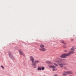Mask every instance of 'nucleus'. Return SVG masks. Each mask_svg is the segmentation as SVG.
<instances>
[{
	"label": "nucleus",
	"instance_id": "nucleus-1",
	"mask_svg": "<svg viewBox=\"0 0 76 76\" xmlns=\"http://www.w3.org/2000/svg\"><path fill=\"white\" fill-rule=\"evenodd\" d=\"M73 53H75L74 51H71L68 53H65L61 55L60 56V57L61 58H66V56H70V55L72 54H73Z\"/></svg>",
	"mask_w": 76,
	"mask_h": 76
},
{
	"label": "nucleus",
	"instance_id": "nucleus-2",
	"mask_svg": "<svg viewBox=\"0 0 76 76\" xmlns=\"http://www.w3.org/2000/svg\"><path fill=\"white\" fill-rule=\"evenodd\" d=\"M58 64L61 67H63L64 65H67V63L63 62L62 61H60Z\"/></svg>",
	"mask_w": 76,
	"mask_h": 76
},
{
	"label": "nucleus",
	"instance_id": "nucleus-3",
	"mask_svg": "<svg viewBox=\"0 0 76 76\" xmlns=\"http://www.w3.org/2000/svg\"><path fill=\"white\" fill-rule=\"evenodd\" d=\"M40 47L41 48L39 49L40 51H46V49L44 48L45 46L44 45L42 44L40 45Z\"/></svg>",
	"mask_w": 76,
	"mask_h": 76
},
{
	"label": "nucleus",
	"instance_id": "nucleus-4",
	"mask_svg": "<svg viewBox=\"0 0 76 76\" xmlns=\"http://www.w3.org/2000/svg\"><path fill=\"white\" fill-rule=\"evenodd\" d=\"M61 58H57L56 59H54L53 60V61L54 62H55V63H59L60 61H59L60 60H61Z\"/></svg>",
	"mask_w": 76,
	"mask_h": 76
},
{
	"label": "nucleus",
	"instance_id": "nucleus-5",
	"mask_svg": "<svg viewBox=\"0 0 76 76\" xmlns=\"http://www.w3.org/2000/svg\"><path fill=\"white\" fill-rule=\"evenodd\" d=\"M49 67H50V68H52L53 69V71H56V70H57V68H56V66H49Z\"/></svg>",
	"mask_w": 76,
	"mask_h": 76
},
{
	"label": "nucleus",
	"instance_id": "nucleus-6",
	"mask_svg": "<svg viewBox=\"0 0 76 76\" xmlns=\"http://www.w3.org/2000/svg\"><path fill=\"white\" fill-rule=\"evenodd\" d=\"M38 63H39V61H35L34 62H33V63L32 64V66H36V64Z\"/></svg>",
	"mask_w": 76,
	"mask_h": 76
},
{
	"label": "nucleus",
	"instance_id": "nucleus-7",
	"mask_svg": "<svg viewBox=\"0 0 76 76\" xmlns=\"http://www.w3.org/2000/svg\"><path fill=\"white\" fill-rule=\"evenodd\" d=\"M30 59L32 61V64H34V58L32 56H30Z\"/></svg>",
	"mask_w": 76,
	"mask_h": 76
},
{
	"label": "nucleus",
	"instance_id": "nucleus-8",
	"mask_svg": "<svg viewBox=\"0 0 76 76\" xmlns=\"http://www.w3.org/2000/svg\"><path fill=\"white\" fill-rule=\"evenodd\" d=\"M65 73H66V74H68V75H71L73 73V72L70 71H66Z\"/></svg>",
	"mask_w": 76,
	"mask_h": 76
},
{
	"label": "nucleus",
	"instance_id": "nucleus-9",
	"mask_svg": "<svg viewBox=\"0 0 76 76\" xmlns=\"http://www.w3.org/2000/svg\"><path fill=\"white\" fill-rule=\"evenodd\" d=\"M63 76H67V73L66 72V71L64 72V73L62 74Z\"/></svg>",
	"mask_w": 76,
	"mask_h": 76
},
{
	"label": "nucleus",
	"instance_id": "nucleus-10",
	"mask_svg": "<svg viewBox=\"0 0 76 76\" xmlns=\"http://www.w3.org/2000/svg\"><path fill=\"white\" fill-rule=\"evenodd\" d=\"M47 63H48V64H53V62L50 61H48L47 62Z\"/></svg>",
	"mask_w": 76,
	"mask_h": 76
},
{
	"label": "nucleus",
	"instance_id": "nucleus-11",
	"mask_svg": "<svg viewBox=\"0 0 76 76\" xmlns=\"http://www.w3.org/2000/svg\"><path fill=\"white\" fill-rule=\"evenodd\" d=\"M19 53L21 55H23V53L21 51H19Z\"/></svg>",
	"mask_w": 76,
	"mask_h": 76
},
{
	"label": "nucleus",
	"instance_id": "nucleus-12",
	"mask_svg": "<svg viewBox=\"0 0 76 76\" xmlns=\"http://www.w3.org/2000/svg\"><path fill=\"white\" fill-rule=\"evenodd\" d=\"M61 42L63 44H66V43H64V41L63 40L61 41Z\"/></svg>",
	"mask_w": 76,
	"mask_h": 76
},
{
	"label": "nucleus",
	"instance_id": "nucleus-13",
	"mask_svg": "<svg viewBox=\"0 0 76 76\" xmlns=\"http://www.w3.org/2000/svg\"><path fill=\"white\" fill-rule=\"evenodd\" d=\"M38 70H41V68L39 67L37 68Z\"/></svg>",
	"mask_w": 76,
	"mask_h": 76
},
{
	"label": "nucleus",
	"instance_id": "nucleus-14",
	"mask_svg": "<svg viewBox=\"0 0 76 76\" xmlns=\"http://www.w3.org/2000/svg\"><path fill=\"white\" fill-rule=\"evenodd\" d=\"M41 70H44V67L43 66L41 68Z\"/></svg>",
	"mask_w": 76,
	"mask_h": 76
},
{
	"label": "nucleus",
	"instance_id": "nucleus-15",
	"mask_svg": "<svg viewBox=\"0 0 76 76\" xmlns=\"http://www.w3.org/2000/svg\"><path fill=\"white\" fill-rule=\"evenodd\" d=\"M71 50H72V51H74V50H75V48H72L71 49Z\"/></svg>",
	"mask_w": 76,
	"mask_h": 76
},
{
	"label": "nucleus",
	"instance_id": "nucleus-16",
	"mask_svg": "<svg viewBox=\"0 0 76 76\" xmlns=\"http://www.w3.org/2000/svg\"><path fill=\"white\" fill-rule=\"evenodd\" d=\"M53 64L54 65V66H58V65H57V64H56L54 63Z\"/></svg>",
	"mask_w": 76,
	"mask_h": 76
},
{
	"label": "nucleus",
	"instance_id": "nucleus-17",
	"mask_svg": "<svg viewBox=\"0 0 76 76\" xmlns=\"http://www.w3.org/2000/svg\"><path fill=\"white\" fill-rule=\"evenodd\" d=\"M1 66V67L2 68V69H4V68L3 66Z\"/></svg>",
	"mask_w": 76,
	"mask_h": 76
},
{
	"label": "nucleus",
	"instance_id": "nucleus-18",
	"mask_svg": "<svg viewBox=\"0 0 76 76\" xmlns=\"http://www.w3.org/2000/svg\"><path fill=\"white\" fill-rule=\"evenodd\" d=\"M65 52H67V50H64Z\"/></svg>",
	"mask_w": 76,
	"mask_h": 76
},
{
	"label": "nucleus",
	"instance_id": "nucleus-19",
	"mask_svg": "<svg viewBox=\"0 0 76 76\" xmlns=\"http://www.w3.org/2000/svg\"><path fill=\"white\" fill-rule=\"evenodd\" d=\"M54 76H57V75H54Z\"/></svg>",
	"mask_w": 76,
	"mask_h": 76
},
{
	"label": "nucleus",
	"instance_id": "nucleus-20",
	"mask_svg": "<svg viewBox=\"0 0 76 76\" xmlns=\"http://www.w3.org/2000/svg\"><path fill=\"white\" fill-rule=\"evenodd\" d=\"M37 68V67H36V66H35V67H34V68L35 69V68Z\"/></svg>",
	"mask_w": 76,
	"mask_h": 76
},
{
	"label": "nucleus",
	"instance_id": "nucleus-21",
	"mask_svg": "<svg viewBox=\"0 0 76 76\" xmlns=\"http://www.w3.org/2000/svg\"><path fill=\"white\" fill-rule=\"evenodd\" d=\"M9 56H10V54L9 55Z\"/></svg>",
	"mask_w": 76,
	"mask_h": 76
}]
</instances>
